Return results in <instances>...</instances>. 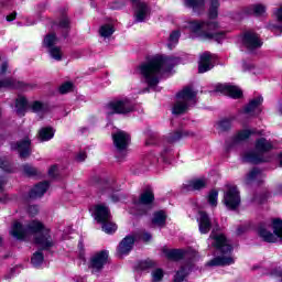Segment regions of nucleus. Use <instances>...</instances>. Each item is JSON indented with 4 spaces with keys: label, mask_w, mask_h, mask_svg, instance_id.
<instances>
[{
    "label": "nucleus",
    "mask_w": 282,
    "mask_h": 282,
    "mask_svg": "<svg viewBox=\"0 0 282 282\" xmlns=\"http://www.w3.org/2000/svg\"><path fill=\"white\" fill-rule=\"evenodd\" d=\"M107 261H109V252L100 251L90 259V268H93L94 272H98L107 265Z\"/></svg>",
    "instance_id": "13"
},
{
    "label": "nucleus",
    "mask_w": 282,
    "mask_h": 282,
    "mask_svg": "<svg viewBox=\"0 0 282 282\" xmlns=\"http://www.w3.org/2000/svg\"><path fill=\"white\" fill-rule=\"evenodd\" d=\"M206 178H195L189 181L186 186L188 191H202V188H206Z\"/></svg>",
    "instance_id": "25"
},
{
    "label": "nucleus",
    "mask_w": 282,
    "mask_h": 282,
    "mask_svg": "<svg viewBox=\"0 0 282 282\" xmlns=\"http://www.w3.org/2000/svg\"><path fill=\"white\" fill-rule=\"evenodd\" d=\"M184 135H188V133L175 132V134L170 139V142H175V140H180V138H184Z\"/></svg>",
    "instance_id": "50"
},
{
    "label": "nucleus",
    "mask_w": 282,
    "mask_h": 282,
    "mask_svg": "<svg viewBox=\"0 0 282 282\" xmlns=\"http://www.w3.org/2000/svg\"><path fill=\"white\" fill-rule=\"evenodd\" d=\"M224 204L229 208V210H235L241 204V196H239V189L237 187H230L225 196Z\"/></svg>",
    "instance_id": "11"
},
{
    "label": "nucleus",
    "mask_w": 282,
    "mask_h": 282,
    "mask_svg": "<svg viewBox=\"0 0 282 282\" xmlns=\"http://www.w3.org/2000/svg\"><path fill=\"white\" fill-rule=\"evenodd\" d=\"M164 279V271L162 269H154L152 271V281L160 282Z\"/></svg>",
    "instance_id": "43"
},
{
    "label": "nucleus",
    "mask_w": 282,
    "mask_h": 282,
    "mask_svg": "<svg viewBox=\"0 0 282 282\" xmlns=\"http://www.w3.org/2000/svg\"><path fill=\"white\" fill-rule=\"evenodd\" d=\"M48 53L54 61H63V52L61 51V46H53L52 48H48Z\"/></svg>",
    "instance_id": "34"
},
{
    "label": "nucleus",
    "mask_w": 282,
    "mask_h": 282,
    "mask_svg": "<svg viewBox=\"0 0 282 282\" xmlns=\"http://www.w3.org/2000/svg\"><path fill=\"white\" fill-rule=\"evenodd\" d=\"M8 200V196H4V198H0V202L6 203Z\"/></svg>",
    "instance_id": "62"
},
{
    "label": "nucleus",
    "mask_w": 282,
    "mask_h": 282,
    "mask_svg": "<svg viewBox=\"0 0 282 282\" xmlns=\"http://www.w3.org/2000/svg\"><path fill=\"white\" fill-rule=\"evenodd\" d=\"M28 213L32 217H34V215H39V206H36V205L30 206L29 209H28Z\"/></svg>",
    "instance_id": "49"
},
{
    "label": "nucleus",
    "mask_w": 282,
    "mask_h": 282,
    "mask_svg": "<svg viewBox=\"0 0 282 282\" xmlns=\"http://www.w3.org/2000/svg\"><path fill=\"white\" fill-rule=\"evenodd\" d=\"M198 228H199V232L200 235H208V232H210V218L208 217V214L204 213V212H199L198 214Z\"/></svg>",
    "instance_id": "19"
},
{
    "label": "nucleus",
    "mask_w": 282,
    "mask_h": 282,
    "mask_svg": "<svg viewBox=\"0 0 282 282\" xmlns=\"http://www.w3.org/2000/svg\"><path fill=\"white\" fill-rule=\"evenodd\" d=\"M32 110L35 113H43V111H46L47 106H45L43 102L41 101H34L31 106Z\"/></svg>",
    "instance_id": "38"
},
{
    "label": "nucleus",
    "mask_w": 282,
    "mask_h": 282,
    "mask_svg": "<svg viewBox=\"0 0 282 282\" xmlns=\"http://www.w3.org/2000/svg\"><path fill=\"white\" fill-rule=\"evenodd\" d=\"M278 21L282 22V6L275 12Z\"/></svg>",
    "instance_id": "55"
},
{
    "label": "nucleus",
    "mask_w": 282,
    "mask_h": 282,
    "mask_svg": "<svg viewBox=\"0 0 282 282\" xmlns=\"http://www.w3.org/2000/svg\"><path fill=\"white\" fill-rule=\"evenodd\" d=\"M171 73L166 72H143V78L149 87H155L162 78H170Z\"/></svg>",
    "instance_id": "15"
},
{
    "label": "nucleus",
    "mask_w": 282,
    "mask_h": 282,
    "mask_svg": "<svg viewBox=\"0 0 282 282\" xmlns=\"http://www.w3.org/2000/svg\"><path fill=\"white\" fill-rule=\"evenodd\" d=\"M113 32H116V29L111 24H104L99 29V34L104 39H109V36L113 34Z\"/></svg>",
    "instance_id": "29"
},
{
    "label": "nucleus",
    "mask_w": 282,
    "mask_h": 282,
    "mask_svg": "<svg viewBox=\"0 0 282 282\" xmlns=\"http://www.w3.org/2000/svg\"><path fill=\"white\" fill-rule=\"evenodd\" d=\"M9 232L14 239H28V237L33 236L35 243L41 248H52L54 246L50 229L39 220H32L26 228H23V225L15 220Z\"/></svg>",
    "instance_id": "2"
},
{
    "label": "nucleus",
    "mask_w": 282,
    "mask_h": 282,
    "mask_svg": "<svg viewBox=\"0 0 282 282\" xmlns=\"http://www.w3.org/2000/svg\"><path fill=\"white\" fill-rule=\"evenodd\" d=\"M101 224H102V230L107 235H113V232L118 230V226L111 221V218Z\"/></svg>",
    "instance_id": "31"
},
{
    "label": "nucleus",
    "mask_w": 282,
    "mask_h": 282,
    "mask_svg": "<svg viewBox=\"0 0 282 282\" xmlns=\"http://www.w3.org/2000/svg\"><path fill=\"white\" fill-rule=\"evenodd\" d=\"M152 224L153 226H159V228H162V226L166 224V213L162 210L154 213Z\"/></svg>",
    "instance_id": "27"
},
{
    "label": "nucleus",
    "mask_w": 282,
    "mask_h": 282,
    "mask_svg": "<svg viewBox=\"0 0 282 282\" xmlns=\"http://www.w3.org/2000/svg\"><path fill=\"white\" fill-rule=\"evenodd\" d=\"M261 175V172L257 169L251 170L247 177H246V183L250 184V182H254V180H257V177H259Z\"/></svg>",
    "instance_id": "39"
},
{
    "label": "nucleus",
    "mask_w": 282,
    "mask_h": 282,
    "mask_svg": "<svg viewBox=\"0 0 282 282\" xmlns=\"http://www.w3.org/2000/svg\"><path fill=\"white\" fill-rule=\"evenodd\" d=\"M7 181L6 177H0V191H3V186H6Z\"/></svg>",
    "instance_id": "59"
},
{
    "label": "nucleus",
    "mask_w": 282,
    "mask_h": 282,
    "mask_svg": "<svg viewBox=\"0 0 282 282\" xmlns=\"http://www.w3.org/2000/svg\"><path fill=\"white\" fill-rule=\"evenodd\" d=\"M59 94H69L70 91H74V83L72 82H65L63 83L58 88Z\"/></svg>",
    "instance_id": "36"
},
{
    "label": "nucleus",
    "mask_w": 282,
    "mask_h": 282,
    "mask_svg": "<svg viewBox=\"0 0 282 282\" xmlns=\"http://www.w3.org/2000/svg\"><path fill=\"white\" fill-rule=\"evenodd\" d=\"M57 171H58V166L53 165V166H51V167L48 169V175H50L51 177H56Z\"/></svg>",
    "instance_id": "51"
},
{
    "label": "nucleus",
    "mask_w": 282,
    "mask_h": 282,
    "mask_svg": "<svg viewBox=\"0 0 282 282\" xmlns=\"http://www.w3.org/2000/svg\"><path fill=\"white\" fill-rule=\"evenodd\" d=\"M265 14V6L258 3L253 4V17H263Z\"/></svg>",
    "instance_id": "41"
},
{
    "label": "nucleus",
    "mask_w": 282,
    "mask_h": 282,
    "mask_svg": "<svg viewBox=\"0 0 282 282\" xmlns=\"http://www.w3.org/2000/svg\"><path fill=\"white\" fill-rule=\"evenodd\" d=\"M31 263L35 267L39 268L41 263H43V253L41 252H35L31 259Z\"/></svg>",
    "instance_id": "40"
},
{
    "label": "nucleus",
    "mask_w": 282,
    "mask_h": 282,
    "mask_svg": "<svg viewBox=\"0 0 282 282\" xmlns=\"http://www.w3.org/2000/svg\"><path fill=\"white\" fill-rule=\"evenodd\" d=\"M112 139L116 149L119 151H124L131 142V137L124 131H118L117 133L112 134Z\"/></svg>",
    "instance_id": "16"
},
{
    "label": "nucleus",
    "mask_w": 282,
    "mask_h": 282,
    "mask_svg": "<svg viewBox=\"0 0 282 282\" xmlns=\"http://www.w3.org/2000/svg\"><path fill=\"white\" fill-rule=\"evenodd\" d=\"M142 239L143 241H151V234H148V232L143 234Z\"/></svg>",
    "instance_id": "57"
},
{
    "label": "nucleus",
    "mask_w": 282,
    "mask_h": 282,
    "mask_svg": "<svg viewBox=\"0 0 282 282\" xmlns=\"http://www.w3.org/2000/svg\"><path fill=\"white\" fill-rule=\"evenodd\" d=\"M185 8H189L196 17H202L206 10V0H184Z\"/></svg>",
    "instance_id": "17"
},
{
    "label": "nucleus",
    "mask_w": 282,
    "mask_h": 282,
    "mask_svg": "<svg viewBox=\"0 0 282 282\" xmlns=\"http://www.w3.org/2000/svg\"><path fill=\"white\" fill-rule=\"evenodd\" d=\"M47 188H50L48 182H43L37 185L31 191L30 197L31 199H36L39 197H43L45 193L47 192Z\"/></svg>",
    "instance_id": "22"
},
{
    "label": "nucleus",
    "mask_w": 282,
    "mask_h": 282,
    "mask_svg": "<svg viewBox=\"0 0 282 282\" xmlns=\"http://www.w3.org/2000/svg\"><path fill=\"white\" fill-rule=\"evenodd\" d=\"M8 166H9L8 161H3V160L0 159V169H2L3 171H10L8 169Z\"/></svg>",
    "instance_id": "53"
},
{
    "label": "nucleus",
    "mask_w": 282,
    "mask_h": 282,
    "mask_svg": "<svg viewBox=\"0 0 282 282\" xmlns=\"http://www.w3.org/2000/svg\"><path fill=\"white\" fill-rule=\"evenodd\" d=\"M0 87H12V80L7 79L3 82H0Z\"/></svg>",
    "instance_id": "54"
},
{
    "label": "nucleus",
    "mask_w": 282,
    "mask_h": 282,
    "mask_svg": "<svg viewBox=\"0 0 282 282\" xmlns=\"http://www.w3.org/2000/svg\"><path fill=\"white\" fill-rule=\"evenodd\" d=\"M275 30H280V32L282 33V26L281 25H275Z\"/></svg>",
    "instance_id": "63"
},
{
    "label": "nucleus",
    "mask_w": 282,
    "mask_h": 282,
    "mask_svg": "<svg viewBox=\"0 0 282 282\" xmlns=\"http://www.w3.org/2000/svg\"><path fill=\"white\" fill-rule=\"evenodd\" d=\"M214 67L213 55L210 53H204L199 59L198 72H210Z\"/></svg>",
    "instance_id": "21"
},
{
    "label": "nucleus",
    "mask_w": 282,
    "mask_h": 282,
    "mask_svg": "<svg viewBox=\"0 0 282 282\" xmlns=\"http://www.w3.org/2000/svg\"><path fill=\"white\" fill-rule=\"evenodd\" d=\"M15 109L17 113H19V116H22L23 111L28 109V99H25V97H18L15 101Z\"/></svg>",
    "instance_id": "30"
},
{
    "label": "nucleus",
    "mask_w": 282,
    "mask_h": 282,
    "mask_svg": "<svg viewBox=\"0 0 282 282\" xmlns=\"http://www.w3.org/2000/svg\"><path fill=\"white\" fill-rule=\"evenodd\" d=\"M7 21L9 22V23H11V21H14V20H17V11H13L12 13H10L9 15H7Z\"/></svg>",
    "instance_id": "52"
},
{
    "label": "nucleus",
    "mask_w": 282,
    "mask_h": 282,
    "mask_svg": "<svg viewBox=\"0 0 282 282\" xmlns=\"http://www.w3.org/2000/svg\"><path fill=\"white\" fill-rule=\"evenodd\" d=\"M208 241L213 248L220 252V256H216L207 262L208 268H219L235 263V257L230 254L232 252V245H230V241H228L224 234H215V231H213Z\"/></svg>",
    "instance_id": "3"
},
{
    "label": "nucleus",
    "mask_w": 282,
    "mask_h": 282,
    "mask_svg": "<svg viewBox=\"0 0 282 282\" xmlns=\"http://www.w3.org/2000/svg\"><path fill=\"white\" fill-rule=\"evenodd\" d=\"M58 28H61L62 30H70L72 21L69 20V17H67V13L62 12V17L58 22Z\"/></svg>",
    "instance_id": "32"
},
{
    "label": "nucleus",
    "mask_w": 282,
    "mask_h": 282,
    "mask_svg": "<svg viewBox=\"0 0 282 282\" xmlns=\"http://www.w3.org/2000/svg\"><path fill=\"white\" fill-rule=\"evenodd\" d=\"M20 158H28L30 155V139H24L22 142L18 143L15 148Z\"/></svg>",
    "instance_id": "24"
},
{
    "label": "nucleus",
    "mask_w": 282,
    "mask_h": 282,
    "mask_svg": "<svg viewBox=\"0 0 282 282\" xmlns=\"http://www.w3.org/2000/svg\"><path fill=\"white\" fill-rule=\"evenodd\" d=\"M218 197H219V192H217V189L210 191L207 196V202L209 206H212L213 208L217 207Z\"/></svg>",
    "instance_id": "35"
},
{
    "label": "nucleus",
    "mask_w": 282,
    "mask_h": 282,
    "mask_svg": "<svg viewBox=\"0 0 282 282\" xmlns=\"http://www.w3.org/2000/svg\"><path fill=\"white\" fill-rule=\"evenodd\" d=\"M54 138V129L51 127H45L40 129L39 131V140L41 142H48V140H52Z\"/></svg>",
    "instance_id": "26"
},
{
    "label": "nucleus",
    "mask_w": 282,
    "mask_h": 282,
    "mask_svg": "<svg viewBox=\"0 0 282 282\" xmlns=\"http://www.w3.org/2000/svg\"><path fill=\"white\" fill-rule=\"evenodd\" d=\"M57 41L58 37L56 36V33H48L43 40V45L44 47H47V50H52V47H56Z\"/></svg>",
    "instance_id": "28"
},
{
    "label": "nucleus",
    "mask_w": 282,
    "mask_h": 282,
    "mask_svg": "<svg viewBox=\"0 0 282 282\" xmlns=\"http://www.w3.org/2000/svg\"><path fill=\"white\" fill-rule=\"evenodd\" d=\"M63 39H67L69 36V29H65V31L62 32Z\"/></svg>",
    "instance_id": "60"
},
{
    "label": "nucleus",
    "mask_w": 282,
    "mask_h": 282,
    "mask_svg": "<svg viewBox=\"0 0 282 282\" xmlns=\"http://www.w3.org/2000/svg\"><path fill=\"white\" fill-rule=\"evenodd\" d=\"M124 6H127V3H124V1H113L112 3H110L109 8L110 10H122V8H124Z\"/></svg>",
    "instance_id": "46"
},
{
    "label": "nucleus",
    "mask_w": 282,
    "mask_h": 282,
    "mask_svg": "<svg viewBox=\"0 0 282 282\" xmlns=\"http://www.w3.org/2000/svg\"><path fill=\"white\" fill-rule=\"evenodd\" d=\"M216 91H219L220 94H225V96H229V98H242L243 97V90L239 88V86H232L228 84H219L216 87Z\"/></svg>",
    "instance_id": "12"
},
{
    "label": "nucleus",
    "mask_w": 282,
    "mask_h": 282,
    "mask_svg": "<svg viewBox=\"0 0 282 282\" xmlns=\"http://www.w3.org/2000/svg\"><path fill=\"white\" fill-rule=\"evenodd\" d=\"M272 149V143L264 138L259 139L256 142V149L253 151L246 152L243 154L245 162H251L252 164H259V162H265L263 159V153Z\"/></svg>",
    "instance_id": "7"
},
{
    "label": "nucleus",
    "mask_w": 282,
    "mask_h": 282,
    "mask_svg": "<svg viewBox=\"0 0 282 282\" xmlns=\"http://www.w3.org/2000/svg\"><path fill=\"white\" fill-rule=\"evenodd\" d=\"M165 257L177 261V259H182L184 257V251L180 249L167 250L165 251Z\"/></svg>",
    "instance_id": "33"
},
{
    "label": "nucleus",
    "mask_w": 282,
    "mask_h": 282,
    "mask_svg": "<svg viewBox=\"0 0 282 282\" xmlns=\"http://www.w3.org/2000/svg\"><path fill=\"white\" fill-rule=\"evenodd\" d=\"M143 265H145V268H151V265H153V262H151V261H145V262L143 263Z\"/></svg>",
    "instance_id": "61"
},
{
    "label": "nucleus",
    "mask_w": 282,
    "mask_h": 282,
    "mask_svg": "<svg viewBox=\"0 0 282 282\" xmlns=\"http://www.w3.org/2000/svg\"><path fill=\"white\" fill-rule=\"evenodd\" d=\"M76 162H85L87 160V152L79 151L75 156Z\"/></svg>",
    "instance_id": "48"
},
{
    "label": "nucleus",
    "mask_w": 282,
    "mask_h": 282,
    "mask_svg": "<svg viewBox=\"0 0 282 282\" xmlns=\"http://www.w3.org/2000/svg\"><path fill=\"white\" fill-rule=\"evenodd\" d=\"M188 274V271L186 268H182L178 270L174 276V282H182L184 279H186V275Z\"/></svg>",
    "instance_id": "42"
},
{
    "label": "nucleus",
    "mask_w": 282,
    "mask_h": 282,
    "mask_svg": "<svg viewBox=\"0 0 282 282\" xmlns=\"http://www.w3.org/2000/svg\"><path fill=\"white\" fill-rule=\"evenodd\" d=\"M221 3L219 0H209V9L207 12V17L209 20H191L188 22L189 32L194 34L196 39H200V41H215L221 45L224 41H226V31L219 30V22L215 21L219 17V8Z\"/></svg>",
    "instance_id": "1"
},
{
    "label": "nucleus",
    "mask_w": 282,
    "mask_h": 282,
    "mask_svg": "<svg viewBox=\"0 0 282 282\" xmlns=\"http://www.w3.org/2000/svg\"><path fill=\"white\" fill-rule=\"evenodd\" d=\"M197 98V93L191 87L184 88L181 93L177 94L176 101L172 107V113L174 116H180L186 113L188 108L195 105Z\"/></svg>",
    "instance_id": "5"
},
{
    "label": "nucleus",
    "mask_w": 282,
    "mask_h": 282,
    "mask_svg": "<svg viewBox=\"0 0 282 282\" xmlns=\"http://www.w3.org/2000/svg\"><path fill=\"white\" fill-rule=\"evenodd\" d=\"M242 45L250 52H254V50H260V47H263V40H261V36L259 33L254 31H246L241 35Z\"/></svg>",
    "instance_id": "9"
},
{
    "label": "nucleus",
    "mask_w": 282,
    "mask_h": 282,
    "mask_svg": "<svg viewBox=\"0 0 282 282\" xmlns=\"http://www.w3.org/2000/svg\"><path fill=\"white\" fill-rule=\"evenodd\" d=\"M153 199H155L153 192H143L139 199L133 200V207L130 213H132V215H142V213H147V207L153 204Z\"/></svg>",
    "instance_id": "8"
},
{
    "label": "nucleus",
    "mask_w": 282,
    "mask_h": 282,
    "mask_svg": "<svg viewBox=\"0 0 282 282\" xmlns=\"http://www.w3.org/2000/svg\"><path fill=\"white\" fill-rule=\"evenodd\" d=\"M93 216L98 224H105V221H109L111 219V213L104 204L96 205L93 208Z\"/></svg>",
    "instance_id": "14"
},
{
    "label": "nucleus",
    "mask_w": 282,
    "mask_h": 282,
    "mask_svg": "<svg viewBox=\"0 0 282 282\" xmlns=\"http://www.w3.org/2000/svg\"><path fill=\"white\" fill-rule=\"evenodd\" d=\"M22 171L24 175L29 176L36 175L39 173V170H36V167L28 164L22 166Z\"/></svg>",
    "instance_id": "44"
},
{
    "label": "nucleus",
    "mask_w": 282,
    "mask_h": 282,
    "mask_svg": "<svg viewBox=\"0 0 282 282\" xmlns=\"http://www.w3.org/2000/svg\"><path fill=\"white\" fill-rule=\"evenodd\" d=\"M147 14H149V6L144 2L137 3L135 19L138 23H143L147 19Z\"/></svg>",
    "instance_id": "23"
},
{
    "label": "nucleus",
    "mask_w": 282,
    "mask_h": 282,
    "mask_svg": "<svg viewBox=\"0 0 282 282\" xmlns=\"http://www.w3.org/2000/svg\"><path fill=\"white\" fill-rule=\"evenodd\" d=\"M133 104L129 99L111 101L108 105V113H131Z\"/></svg>",
    "instance_id": "10"
},
{
    "label": "nucleus",
    "mask_w": 282,
    "mask_h": 282,
    "mask_svg": "<svg viewBox=\"0 0 282 282\" xmlns=\"http://www.w3.org/2000/svg\"><path fill=\"white\" fill-rule=\"evenodd\" d=\"M271 228L273 230V234L270 231V226L268 225H261L258 228V235L263 239V241H267L268 243H276L279 239L282 241V220L279 218H274L271 221Z\"/></svg>",
    "instance_id": "6"
},
{
    "label": "nucleus",
    "mask_w": 282,
    "mask_h": 282,
    "mask_svg": "<svg viewBox=\"0 0 282 282\" xmlns=\"http://www.w3.org/2000/svg\"><path fill=\"white\" fill-rule=\"evenodd\" d=\"M180 36H182V33L174 30L171 32L169 41H171V43H177V41H180Z\"/></svg>",
    "instance_id": "47"
},
{
    "label": "nucleus",
    "mask_w": 282,
    "mask_h": 282,
    "mask_svg": "<svg viewBox=\"0 0 282 282\" xmlns=\"http://www.w3.org/2000/svg\"><path fill=\"white\" fill-rule=\"evenodd\" d=\"M252 133H254V132H252L250 130H242L236 134L235 141L243 142V140H248V138H250V135H252Z\"/></svg>",
    "instance_id": "37"
},
{
    "label": "nucleus",
    "mask_w": 282,
    "mask_h": 282,
    "mask_svg": "<svg viewBox=\"0 0 282 282\" xmlns=\"http://www.w3.org/2000/svg\"><path fill=\"white\" fill-rule=\"evenodd\" d=\"M245 69H247L248 72H252V69H254V65L252 64H243Z\"/></svg>",
    "instance_id": "58"
},
{
    "label": "nucleus",
    "mask_w": 282,
    "mask_h": 282,
    "mask_svg": "<svg viewBox=\"0 0 282 282\" xmlns=\"http://www.w3.org/2000/svg\"><path fill=\"white\" fill-rule=\"evenodd\" d=\"M0 72H8V62H3L0 66Z\"/></svg>",
    "instance_id": "56"
},
{
    "label": "nucleus",
    "mask_w": 282,
    "mask_h": 282,
    "mask_svg": "<svg viewBox=\"0 0 282 282\" xmlns=\"http://www.w3.org/2000/svg\"><path fill=\"white\" fill-rule=\"evenodd\" d=\"M135 243V237L134 236H127L118 247V253L119 254H129L131 250H133V245Z\"/></svg>",
    "instance_id": "20"
},
{
    "label": "nucleus",
    "mask_w": 282,
    "mask_h": 282,
    "mask_svg": "<svg viewBox=\"0 0 282 282\" xmlns=\"http://www.w3.org/2000/svg\"><path fill=\"white\" fill-rule=\"evenodd\" d=\"M177 65H182V57L156 54L147 56L145 62L137 67V72H173Z\"/></svg>",
    "instance_id": "4"
},
{
    "label": "nucleus",
    "mask_w": 282,
    "mask_h": 282,
    "mask_svg": "<svg viewBox=\"0 0 282 282\" xmlns=\"http://www.w3.org/2000/svg\"><path fill=\"white\" fill-rule=\"evenodd\" d=\"M240 14H243L245 17H254V4L242 7Z\"/></svg>",
    "instance_id": "45"
},
{
    "label": "nucleus",
    "mask_w": 282,
    "mask_h": 282,
    "mask_svg": "<svg viewBox=\"0 0 282 282\" xmlns=\"http://www.w3.org/2000/svg\"><path fill=\"white\" fill-rule=\"evenodd\" d=\"M261 105H263V97L258 96L249 101L243 111L250 116H259V113L262 111Z\"/></svg>",
    "instance_id": "18"
},
{
    "label": "nucleus",
    "mask_w": 282,
    "mask_h": 282,
    "mask_svg": "<svg viewBox=\"0 0 282 282\" xmlns=\"http://www.w3.org/2000/svg\"><path fill=\"white\" fill-rule=\"evenodd\" d=\"M280 165L282 166V153L280 154Z\"/></svg>",
    "instance_id": "64"
}]
</instances>
